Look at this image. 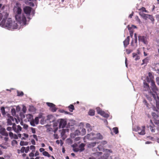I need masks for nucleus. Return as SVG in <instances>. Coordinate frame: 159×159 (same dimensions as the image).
I'll use <instances>...</instances> for the list:
<instances>
[{"label":"nucleus","instance_id":"obj_47","mask_svg":"<svg viewBox=\"0 0 159 159\" xmlns=\"http://www.w3.org/2000/svg\"><path fill=\"white\" fill-rule=\"evenodd\" d=\"M17 141L16 140H13L11 142V144H12V145H14L15 144H17Z\"/></svg>","mask_w":159,"mask_h":159},{"label":"nucleus","instance_id":"obj_62","mask_svg":"<svg viewBox=\"0 0 159 159\" xmlns=\"http://www.w3.org/2000/svg\"><path fill=\"white\" fill-rule=\"evenodd\" d=\"M31 143L33 145H35V142L34 139H32L31 140Z\"/></svg>","mask_w":159,"mask_h":159},{"label":"nucleus","instance_id":"obj_5","mask_svg":"<svg viewBox=\"0 0 159 159\" xmlns=\"http://www.w3.org/2000/svg\"><path fill=\"white\" fill-rule=\"evenodd\" d=\"M145 127L144 126H142V129L139 126L136 127L137 131H138V133L140 135H144L145 134Z\"/></svg>","mask_w":159,"mask_h":159},{"label":"nucleus","instance_id":"obj_31","mask_svg":"<svg viewBox=\"0 0 159 159\" xmlns=\"http://www.w3.org/2000/svg\"><path fill=\"white\" fill-rule=\"evenodd\" d=\"M96 109L98 113L99 114H100L101 112H102L103 111L99 107H97Z\"/></svg>","mask_w":159,"mask_h":159},{"label":"nucleus","instance_id":"obj_41","mask_svg":"<svg viewBox=\"0 0 159 159\" xmlns=\"http://www.w3.org/2000/svg\"><path fill=\"white\" fill-rule=\"evenodd\" d=\"M139 11H142L143 12H147V11L146 10L145 8L143 7H142L141 8L139 9Z\"/></svg>","mask_w":159,"mask_h":159},{"label":"nucleus","instance_id":"obj_44","mask_svg":"<svg viewBox=\"0 0 159 159\" xmlns=\"http://www.w3.org/2000/svg\"><path fill=\"white\" fill-rule=\"evenodd\" d=\"M126 51L127 53L129 54L133 51V50L130 49H126Z\"/></svg>","mask_w":159,"mask_h":159},{"label":"nucleus","instance_id":"obj_23","mask_svg":"<svg viewBox=\"0 0 159 159\" xmlns=\"http://www.w3.org/2000/svg\"><path fill=\"white\" fill-rule=\"evenodd\" d=\"M148 77H149L150 80H151V82L154 81V77L151 73L149 72L148 73Z\"/></svg>","mask_w":159,"mask_h":159},{"label":"nucleus","instance_id":"obj_11","mask_svg":"<svg viewBox=\"0 0 159 159\" xmlns=\"http://www.w3.org/2000/svg\"><path fill=\"white\" fill-rule=\"evenodd\" d=\"M135 39H134V42L133 40H132L131 42V45L133 47H134L135 48L137 46V34L135 33L134 34Z\"/></svg>","mask_w":159,"mask_h":159},{"label":"nucleus","instance_id":"obj_51","mask_svg":"<svg viewBox=\"0 0 159 159\" xmlns=\"http://www.w3.org/2000/svg\"><path fill=\"white\" fill-rule=\"evenodd\" d=\"M107 142L106 141H102L101 143V144H102V145L103 146H104V145H105L106 144H107Z\"/></svg>","mask_w":159,"mask_h":159},{"label":"nucleus","instance_id":"obj_13","mask_svg":"<svg viewBox=\"0 0 159 159\" xmlns=\"http://www.w3.org/2000/svg\"><path fill=\"white\" fill-rule=\"evenodd\" d=\"M0 133L2 135L6 137L8 136V134L6 131L5 129L4 128H1L0 129Z\"/></svg>","mask_w":159,"mask_h":159},{"label":"nucleus","instance_id":"obj_33","mask_svg":"<svg viewBox=\"0 0 159 159\" xmlns=\"http://www.w3.org/2000/svg\"><path fill=\"white\" fill-rule=\"evenodd\" d=\"M92 135V134H88L85 136V138L89 139H91L92 138L91 137V136Z\"/></svg>","mask_w":159,"mask_h":159},{"label":"nucleus","instance_id":"obj_8","mask_svg":"<svg viewBox=\"0 0 159 159\" xmlns=\"http://www.w3.org/2000/svg\"><path fill=\"white\" fill-rule=\"evenodd\" d=\"M39 120H38V117H35V119L32 120L30 121V125L33 126H35V125H37L39 124Z\"/></svg>","mask_w":159,"mask_h":159},{"label":"nucleus","instance_id":"obj_32","mask_svg":"<svg viewBox=\"0 0 159 159\" xmlns=\"http://www.w3.org/2000/svg\"><path fill=\"white\" fill-rule=\"evenodd\" d=\"M43 154L44 156H47L48 157H51V155H50L46 151H44L43 152Z\"/></svg>","mask_w":159,"mask_h":159},{"label":"nucleus","instance_id":"obj_43","mask_svg":"<svg viewBox=\"0 0 159 159\" xmlns=\"http://www.w3.org/2000/svg\"><path fill=\"white\" fill-rule=\"evenodd\" d=\"M24 95V93L22 91H17V95L18 96H22Z\"/></svg>","mask_w":159,"mask_h":159},{"label":"nucleus","instance_id":"obj_29","mask_svg":"<svg viewBox=\"0 0 159 159\" xmlns=\"http://www.w3.org/2000/svg\"><path fill=\"white\" fill-rule=\"evenodd\" d=\"M68 108L69 109V111L71 112L73 111V110L75 109L74 106L72 104H71L69 106Z\"/></svg>","mask_w":159,"mask_h":159},{"label":"nucleus","instance_id":"obj_9","mask_svg":"<svg viewBox=\"0 0 159 159\" xmlns=\"http://www.w3.org/2000/svg\"><path fill=\"white\" fill-rule=\"evenodd\" d=\"M66 124V121L63 119H61L60 121L59 128H63L65 127Z\"/></svg>","mask_w":159,"mask_h":159},{"label":"nucleus","instance_id":"obj_60","mask_svg":"<svg viewBox=\"0 0 159 159\" xmlns=\"http://www.w3.org/2000/svg\"><path fill=\"white\" fill-rule=\"evenodd\" d=\"M53 136L55 139H58V135L57 134H54Z\"/></svg>","mask_w":159,"mask_h":159},{"label":"nucleus","instance_id":"obj_30","mask_svg":"<svg viewBox=\"0 0 159 159\" xmlns=\"http://www.w3.org/2000/svg\"><path fill=\"white\" fill-rule=\"evenodd\" d=\"M20 124L22 125L23 126V128L25 129H27L28 127V126L27 125L25 124H24L22 122H20Z\"/></svg>","mask_w":159,"mask_h":159},{"label":"nucleus","instance_id":"obj_14","mask_svg":"<svg viewBox=\"0 0 159 159\" xmlns=\"http://www.w3.org/2000/svg\"><path fill=\"white\" fill-rule=\"evenodd\" d=\"M85 144L84 143H82L79 145L78 148L80 150V152H81L85 150L84 147Z\"/></svg>","mask_w":159,"mask_h":159},{"label":"nucleus","instance_id":"obj_18","mask_svg":"<svg viewBox=\"0 0 159 159\" xmlns=\"http://www.w3.org/2000/svg\"><path fill=\"white\" fill-rule=\"evenodd\" d=\"M100 115L105 118H108L109 117V115L103 111L101 112Z\"/></svg>","mask_w":159,"mask_h":159},{"label":"nucleus","instance_id":"obj_7","mask_svg":"<svg viewBox=\"0 0 159 159\" xmlns=\"http://www.w3.org/2000/svg\"><path fill=\"white\" fill-rule=\"evenodd\" d=\"M151 93H152L153 96V98L156 102V107L157 109L159 110V97H157V98H156V95L155 94L152 93V92Z\"/></svg>","mask_w":159,"mask_h":159},{"label":"nucleus","instance_id":"obj_50","mask_svg":"<svg viewBox=\"0 0 159 159\" xmlns=\"http://www.w3.org/2000/svg\"><path fill=\"white\" fill-rule=\"evenodd\" d=\"M139 14L143 18H144V17L145 16H148V14H145L143 13H141V12H139Z\"/></svg>","mask_w":159,"mask_h":159},{"label":"nucleus","instance_id":"obj_24","mask_svg":"<svg viewBox=\"0 0 159 159\" xmlns=\"http://www.w3.org/2000/svg\"><path fill=\"white\" fill-rule=\"evenodd\" d=\"M148 18L153 23L154 21V19L153 16L151 15H148Z\"/></svg>","mask_w":159,"mask_h":159},{"label":"nucleus","instance_id":"obj_52","mask_svg":"<svg viewBox=\"0 0 159 159\" xmlns=\"http://www.w3.org/2000/svg\"><path fill=\"white\" fill-rule=\"evenodd\" d=\"M29 149H30L29 147L28 146L26 148H25V152L26 153H27L29 151Z\"/></svg>","mask_w":159,"mask_h":159},{"label":"nucleus","instance_id":"obj_3","mask_svg":"<svg viewBox=\"0 0 159 159\" xmlns=\"http://www.w3.org/2000/svg\"><path fill=\"white\" fill-rule=\"evenodd\" d=\"M15 121H16V122H17V120L16 118H14L12 116H10L7 119V125H12V126H14L15 125H16V124L15 123Z\"/></svg>","mask_w":159,"mask_h":159},{"label":"nucleus","instance_id":"obj_36","mask_svg":"<svg viewBox=\"0 0 159 159\" xmlns=\"http://www.w3.org/2000/svg\"><path fill=\"white\" fill-rule=\"evenodd\" d=\"M46 104L49 107H50V108L52 107L53 106H54V104L52 103H50V102H46Z\"/></svg>","mask_w":159,"mask_h":159},{"label":"nucleus","instance_id":"obj_55","mask_svg":"<svg viewBox=\"0 0 159 159\" xmlns=\"http://www.w3.org/2000/svg\"><path fill=\"white\" fill-rule=\"evenodd\" d=\"M34 152H30L29 154V156L30 157H34Z\"/></svg>","mask_w":159,"mask_h":159},{"label":"nucleus","instance_id":"obj_37","mask_svg":"<svg viewBox=\"0 0 159 159\" xmlns=\"http://www.w3.org/2000/svg\"><path fill=\"white\" fill-rule=\"evenodd\" d=\"M143 63L142 65L144 64H147L148 62V59L146 58L143 60Z\"/></svg>","mask_w":159,"mask_h":159},{"label":"nucleus","instance_id":"obj_27","mask_svg":"<svg viewBox=\"0 0 159 159\" xmlns=\"http://www.w3.org/2000/svg\"><path fill=\"white\" fill-rule=\"evenodd\" d=\"M29 110L30 111L32 112H34L36 111V109L33 106H30Z\"/></svg>","mask_w":159,"mask_h":159},{"label":"nucleus","instance_id":"obj_6","mask_svg":"<svg viewBox=\"0 0 159 159\" xmlns=\"http://www.w3.org/2000/svg\"><path fill=\"white\" fill-rule=\"evenodd\" d=\"M139 40L145 44H147L148 41L147 40V38L144 36H138Z\"/></svg>","mask_w":159,"mask_h":159},{"label":"nucleus","instance_id":"obj_56","mask_svg":"<svg viewBox=\"0 0 159 159\" xmlns=\"http://www.w3.org/2000/svg\"><path fill=\"white\" fill-rule=\"evenodd\" d=\"M135 19L136 20H137L138 22H140V20L139 19L138 16H136L135 17Z\"/></svg>","mask_w":159,"mask_h":159},{"label":"nucleus","instance_id":"obj_35","mask_svg":"<svg viewBox=\"0 0 159 159\" xmlns=\"http://www.w3.org/2000/svg\"><path fill=\"white\" fill-rule=\"evenodd\" d=\"M96 142L91 143L89 144V146L90 147H93L96 145Z\"/></svg>","mask_w":159,"mask_h":159},{"label":"nucleus","instance_id":"obj_39","mask_svg":"<svg viewBox=\"0 0 159 159\" xmlns=\"http://www.w3.org/2000/svg\"><path fill=\"white\" fill-rule=\"evenodd\" d=\"M97 138L99 139H102L103 138V136L101 134L99 133H98L97 134Z\"/></svg>","mask_w":159,"mask_h":159},{"label":"nucleus","instance_id":"obj_59","mask_svg":"<svg viewBox=\"0 0 159 159\" xmlns=\"http://www.w3.org/2000/svg\"><path fill=\"white\" fill-rule=\"evenodd\" d=\"M12 138H13L15 139H18V136L16 134H14L13 135Z\"/></svg>","mask_w":159,"mask_h":159},{"label":"nucleus","instance_id":"obj_21","mask_svg":"<svg viewBox=\"0 0 159 159\" xmlns=\"http://www.w3.org/2000/svg\"><path fill=\"white\" fill-rule=\"evenodd\" d=\"M128 29L129 30L130 32V35L131 37H132L133 34V31L132 30H131V27H130L129 25H128L127 26Z\"/></svg>","mask_w":159,"mask_h":159},{"label":"nucleus","instance_id":"obj_40","mask_svg":"<svg viewBox=\"0 0 159 159\" xmlns=\"http://www.w3.org/2000/svg\"><path fill=\"white\" fill-rule=\"evenodd\" d=\"M1 110L2 115H5V111L4 107H2L1 108Z\"/></svg>","mask_w":159,"mask_h":159},{"label":"nucleus","instance_id":"obj_53","mask_svg":"<svg viewBox=\"0 0 159 159\" xmlns=\"http://www.w3.org/2000/svg\"><path fill=\"white\" fill-rule=\"evenodd\" d=\"M31 130L33 134L35 133L36 131L35 128L31 127Z\"/></svg>","mask_w":159,"mask_h":159},{"label":"nucleus","instance_id":"obj_54","mask_svg":"<svg viewBox=\"0 0 159 159\" xmlns=\"http://www.w3.org/2000/svg\"><path fill=\"white\" fill-rule=\"evenodd\" d=\"M25 147H22L21 149V150H20L21 152L22 153H23L24 151L25 152Z\"/></svg>","mask_w":159,"mask_h":159},{"label":"nucleus","instance_id":"obj_63","mask_svg":"<svg viewBox=\"0 0 159 159\" xmlns=\"http://www.w3.org/2000/svg\"><path fill=\"white\" fill-rule=\"evenodd\" d=\"M12 128L10 127H8L7 128V130L8 131H10L11 130Z\"/></svg>","mask_w":159,"mask_h":159},{"label":"nucleus","instance_id":"obj_15","mask_svg":"<svg viewBox=\"0 0 159 159\" xmlns=\"http://www.w3.org/2000/svg\"><path fill=\"white\" fill-rule=\"evenodd\" d=\"M143 87L145 89L144 90L145 91H148L150 90L149 85L145 81L143 82Z\"/></svg>","mask_w":159,"mask_h":159},{"label":"nucleus","instance_id":"obj_38","mask_svg":"<svg viewBox=\"0 0 159 159\" xmlns=\"http://www.w3.org/2000/svg\"><path fill=\"white\" fill-rule=\"evenodd\" d=\"M73 151L75 152H80V150H79V148H75L74 147V146H73Z\"/></svg>","mask_w":159,"mask_h":159},{"label":"nucleus","instance_id":"obj_48","mask_svg":"<svg viewBox=\"0 0 159 159\" xmlns=\"http://www.w3.org/2000/svg\"><path fill=\"white\" fill-rule=\"evenodd\" d=\"M30 149L31 150H34L32 151V152H34V150L35 149V147L33 145H31L30 147Z\"/></svg>","mask_w":159,"mask_h":159},{"label":"nucleus","instance_id":"obj_45","mask_svg":"<svg viewBox=\"0 0 159 159\" xmlns=\"http://www.w3.org/2000/svg\"><path fill=\"white\" fill-rule=\"evenodd\" d=\"M11 112L13 116H15L16 115V110L14 108H13L11 110Z\"/></svg>","mask_w":159,"mask_h":159},{"label":"nucleus","instance_id":"obj_61","mask_svg":"<svg viewBox=\"0 0 159 159\" xmlns=\"http://www.w3.org/2000/svg\"><path fill=\"white\" fill-rule=\"evenodd\" d=\"M106 152H109L110 153H112V151L111 150V149H106Z\"/></svg>","mask_w":159,"mask_h":159},{"label":"nucleus","instance_id":"obj_46","mask_svg":"<svg viewBox=\"0 0 159 159\" xmlns=\"http://www.w3.org/2000/svg\"><path fill=\"white\" fill-rule=\"evenodd\" d=\"M53 116L51 115H49L47 116V120H50L53 117Z\"/></svg>","mask_w":159,"mask_h":159},{"label":"nucleus","instance_id":"obj_42","mask_svg":"<svg viewBox=\"0 0 159 159\" xmlns=\"http://www.w3.org/2000/svg\"><path fill=\"white\" fill-rule=\"evenodd\" d=\"M102 152H97L94 153V154L96 156H100L102 155Z\"/></svg>","mask_w":159,"mask_h":159},{"label":"nucleus","instance_id":"obj_17","mask_svg":"<svg viewBox=\"0 0 159 159\" xmlns=\"http://www.w3.org/2000/svg\"><path fill=\"white\" fill-rule=\"evenodd\" d=\"M133 57L134 58H135V60L137 61L140 59V57L137 54L135 53H132Z\"/></svg>","mask_w":159,"mask_h":159},{"label":"nucleus","instance_id":"obj_20","mask_svg":"<svg viewBox=\"0 0 159 159\" xmlns=\"http://www.w3.org/2000/svg\"><path fill=\"white\" fill-rule=\"evenodd\" d=\"M26 117L28 119V121L30 122L33 119V116L31 114H29L27 115Z\"/></svg>","mask_w":159,"mask_h":159},{"label":"nucleus","instance_id":"obj_1","mask_svg":"<svg viewBox=\"0 0 159 159\" xmlns=\"http://www.w3.org/2000/svg\"><path fill=\"white\" fill-rule=\"evenodd\" d=\"M14 11L16 14L15 15V18L16 20L20 24L26 25V17L24 15L21 16L22 10L21 8V4L17 2L14 8Z\"/></svg>","mask_w":159,"mask_h":159},{"label":"nucleus","instance_id":"obj_2","mask_svg":"<svg viewBox=\"0 0 159 159\" xmlns=\"http://www.w3.org/2000/svg\"><path fill=\"white\" fill-rule=\"evenodd\" d=\"M8 16V15L6 14L5 18H3L1 24L5 25L7 29H9L10 30L17 29L18 28V25L17 23L15 21H12L11 19H8L5 23L6 19H7Z\"/></svg>","mask_w":159,"mask_h":159},{"label":"nucleus","instance_id":"obj_57","mask_svg":"<svg viewBox=\"0 0 159 159\" xmlns=\"http://www.w3.org/2000/svg\"><path fill=\"white\" fill-rule=\"evenodd\" d=\"M13 135L14 134L12 132H10V133H9V135L11 139L12 138Z\"/></svg>","mask_w":159,"mask_h":159},{"label":"nucleus","instance_id":"obj_64","mask_svg":"<svg viewBox=\"0 0 159 159\" xmlns=\"http://www.w3.org/2000/svg\"><path fill=\"white\" fill-rule=\"evenodd\" d=\"M29 5L31 7H33L34 6V4L33 2H30L29 3Z\"/></svg>","mask_w":159,"mask_h":159},{"label":"nucleus","instance_id":"obj_4","mask_svg":"<svg viewBox=\"0 0 159 159\" xmlns=\"http://www.w3.org/2000/svg\"><path fill=\"white\" fill-rule=\"evenodd\" d=\"M151 88L152 90L154 92V93H152L150 91H149V93L152 96V97H153V96L152 94V93H151L152 92V93L155 94L156 95V98H157V97H158V96L156 94V92L157 90V89L156 86L155 85V84L154 81L151 82Z\"/></svg>","mask_w":159,"mask_h":159},{"label":"nucleus","instance_id":"obj_25","mask_svg":"<svg viewBox=\"0 0 159 159\" xmlns=\"http://www.w3.org/2000/svg\"><path fill=\"white\" fill-rule=\"evenodd\" d=\"M28 144V142H24L23 141H20V145L21 146L24 145H27Z\"/></svg>","mask_w":159,"mask_h":159},{"label":"nucleus","instance_id":"obj_12","mask_svg":"<svg viewBox=\"0 0 159 159\" xmlns=\"http://www.w3.org/2000/svg\"><path fill=\"white\" fill-rule=\"evenodd\" d=\"M12 128L14 131L17 133L19 132L22 129V128L19 125H17V127L16 125H15L14 126H12Z\"/></svg>","mask_w":159,"mask_h":159},{"label":"nucleus","instance_id":"obj_58","mask_svg":"<svg viewBox=\"0 0 159 159\" xmlns=\"http://www.w3.org/2000/svg\"><path fill=\"white\" fill-rule=\"evenodd\" d=\"M33 138L37 141L38 140V139L37 135L35 134H33Z\"/></svg>","mask_w":159,"mask_h":159},{"label":"nucleus","instance_id":"obj_34","mask_svg":"<svg viewBox=\"0 0 159 159\" xmlns=\"http://www.w3.org/2000/svg\"><path fill=\"white\" fill-rule=\"evenodd\" d=\"M152 116L153 118L155 119H157L158 117V115L156 114V113L154 112L152 113Z\"/></svg>","mask_w":159,"mask_h":159},{"label":"nucleus","instance_id":"obj_16","mask_svg":"<svg viewBox=\"0 0 159 159\" xmlns=\"http://www.w3.org/2000/svg\"><path fill=\"white\" fill-rule=\"evenodd\" d=\"M129 37L128 36L123 42L124 46L125 47H126L129 44Z\"/></svg>","mask_w":159,"mask_h":159},{"label":"nucleus","instance_id":"obj_49","mask_svg":"<svg viewBox=\"0 0 159 159\" xmlns=\"http://www.w3.org/2000/svg\"><path fill=\"white\" fill-rule=\"evenodd\" d=\"M43 114H42V113L40 114L38 116V117H36L38 118V120H39V119H40V118H44L43 117Z\"/></svg>","mask_w":159,"mask_h":159},{"label":"nucleus","instance_id":"obj_19","mask_svg":"<svg viewBox=\"0 0 159 159\" xmlns=\"http://www.w3.org/2000/svg\"><path fill=\"white\" fill-rule=\"evenodd\" d=\"M97 148L98 149V150L100 151H104V146L101 144H99L97 147Z\"/></svg>","mask_w":159,"mask_h":159},{"label":"nucleus","instance_id":"obj_26","mask_svg":"<svg viewBox=\"0 0 159 159\" xmlns=\"http://www.w3.org/2000/svg\"><path fill=\"white\" fill-rule=\"evenodd\" d=\"M57 108L55 107V105L53 106L52 107L50 108V110L52 112H55L57 110Z\"/></svg>","mask_w":159,"mask_h":159},{"label":"nucleus","instance_id":"obj_28","mask_svg":"<svg viewBox=\"0 0 159 159\" xmlns=\"http://www.w3.org/2000/svg\"><path fill=\"white\" fill-rule=\"evenodd\" d=\"M114 133H115V134H117L119 133V130L118 128L117 127H114L112 129Z\"/></svg>","mask_w":159,"mask_h":159},{"label":"nucleus","instance_id":"obj_22","mask_svg":"<svg viewBox=\"0 0 159 159\" xmlns=\"http://www.w3.org/2000/svg\"><path fill=\"white\" fill-rule=\"evenodd\" d=\"M88 114L91 116H93L95 115V111L93 110L90 109L89 111Z\"/></svg>","mask_w":159,"mask_h":159},{"label":"nucleus","instance_id":"obj_10","mask_svg":"<svg viewBox=\"0 0 159 159\" xmlns=\"http://www.w3.org/2000/svg\"><path fill=\"white\" fill-rule=\"evenodd\" d=\"M32 9V8L30 7L27 6L24 8V11L26 14L30 15Z\"/></svg>","mask_w":159,"mask_h":159}]
</instances>
